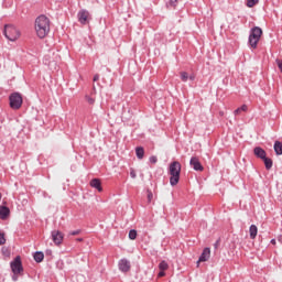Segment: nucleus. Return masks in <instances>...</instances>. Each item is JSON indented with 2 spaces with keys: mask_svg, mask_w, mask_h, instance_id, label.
<instances>
[{
  "mask_svg": "<svg viewBox=\"0 0 282 282\" xmlns=\"http://www.w3.org/2000/svg\"><path fill=\"white\" fill-rule=\"evenodd\" d=\"M51 21L45 14H41L35 19V32L39 39H45L50 34Z\"/></svg>",
  "mask_w": 282,
  "mask_h": 282,
  "instance_id": "f257e3e1",
  "label": "nucleus"
},
{
  "mask_svg": "<svg viewBox=\"0 0 282 282\" xmlns=\"http://www.w3.org/2000/svg\"><path fill=\"white\" fill-rule=\"evenodd\" d=\"M169 173L171 175V186H177V184H180V173H182V164H180V162L177 161L172 162L169 167Z\"/></svg>",
  "mask_w": 282,
  "mask_h": 282,
  "instance_id": "f03ea898",
  "label": "nucleus"
},
{
  "mask_svg": "<svg viewBox=\"0 0 282 282\" xmlns=\"http://www.w3.org/2000/svg\"><path fill=\"white\" fill-rule=\"evenodd\" d=\"M263 35V30L260 26H253L249 32L248 45L251 50H257V45H259V41H261V36Z\"/></svg>",
  "mask_w": 282,
  "mask_h": 282,
  "instance_id": "7ed1b4c3",
  "label": "nucleus"
},
{
  "mask_svg": "<svg viewBox=\"0 0 282 282\" xmlns=\"http://www.w3.org/2000/svg\"><path fill=\"white\" fill-rule=\"evenodd\" d=\"M3 34L8 41H17L19 36H21V32H19V29L12 24L4 25Z\"/></svg>",
  "mask_w": 282,
  "mask_h": 282,
  "instance_id": "20e7f679",
  "label": "nucleus"
},
{
  "mask_svg": "<svg viewBox=\"0 0 282 282\" xmlns=\"http://www.w3.org/2000/svg\"><path fill=\"white\" fill-rule=\"evenodd\" d=\"M9 102L11 109H21V106L23 105V97L20 93H12L9 96Z\"/></svg>",
  "mask_w": 282,
  "mask_h": 282,
  "instance_id": "39448f33",
  "label": "nucleus"
},
{
  "mask_svg": "<svg viewBox=\"0 0 282 282\" xmlns=\"http://www.w3.org/2000/svg\"><path fill=\"white\" fill-rule=\"evenodd\" d=\"M10 268L13 274H23V262L21 261V256H17L11 262Z\"/></svg>",
  "mask_w": 282,
  "mask_h": 282,
  "instance_id": "423d86ee",
  "label": "nucleus"
},
{
  "mask_svg": "<svg viewBox=\"0 0 282 282\" xmlns=\"http://www.w3.org/2000/svg\"><path fill=\"white\" fill-rule=\"evenodd\" d=\"M77 18L79 23H82V25H87V23H89V11H87L86 9H82L78 13H77Z\"/></svg>",
  "mask_w": 282,
  "mask_h": 282,
  "instance_id": "0eeeda50",
  "label": "nucleus"
},
{
  "mask_svg": "<svg viewBox=\"0 0 282 282\" xmlns=\"http://www.w3.org/2000/svg\"><path fill=\"white\" fill-rule=\"evenodd\" d=\"M189 166H192V169L194 171H204V165H202V162H199V159L197 156H192L189 160Z\"/></svg>",
  "mask_w": 282,
  "mask_h": 282,
  "instance_id": "6e6552de",
  "label": "nucleus"
},
{
  "mask_svg": "<svg viewBox=\"0 0 282 282\" xmlns=\"http://www.w3.org/2000/svg\"><path fill=\"white\" fill-rule=\"evenodd\" d=\"M118 268L120 272L127 273L129 270H131V262L127 260V258H123L119 260Z\"/></svg>",
  "mask_w": 282,
  "mask_h": 282,
  "instance_id": "1a4fd4ad",
  "label": "nucleus"
},
{
  "mask_svg": "<svg viewBox=\"0 0 282 282\" xmlns=\"http://www.w3.org/2000/svg\"><path fill=\"white\" fill-rule=\"evenodd\" d=\"M51 236L55 246H61L63 243V232L59 230H53Z\"/></svg>",
  "mask_w": 282,
  "mask_h": 282,
  "instance_id": "9d476101",
  "label": "nucleus"
},
{
  "mask_svg": "<svg viewBox=\"0 0 282 282\" xmlns=\"http://www.w3.org/2000/svg\"><path fill=\"white\" fill-rule=\"evenodd\" d=\"M253 154L256 155V158H258L259 160H263L264 158L268 156V153L265 152V150H263V148L261 147H256L253 149Z\"/></svg>",
  "mask_w": 282,
  "mask_h": 282,
  "instance_id": "9b49d317",
  "label": "nucleus"
},
{
  "mask_svg": "<svg viewBox=\"0 0 282 282\" xmlns=\"http://www.w3.org/2000/svg\"><path fill=\"white\" fill-rule=\"evenodd\" d=\"M209 259H210V248L206 247V248L203 250V252H202V254H200L198 261L205 262V261H208Z\"/></svg>",
  "mask_w": 282,
  "mask_h": 282,
  "instance_id": "f8f14e48",
  "label": "nucleus"
},
{
  "mask_svg": "<svg viewBox=\"0 0 282 282\" xmlns=\"http://www.w3.org/2000/svg\"><path fill=\"white\" fill-rule=\"evenodd\" d=\"M90 186L91 188L98 189L99 193H102V183L100 182L99 178H93L90 181Z\"/></svg>",
  "mask_w": 282,
  "mask_h": 282,
  "instance_id": "ddd939ff",
  "label": "nucleus"
},
{
  "mask_svg": "<svg viewBox=\"0 0 282 282\" xmlns=\"http://www.w3.org/2000/svg\"><path fill=\"white\" fill-rule=\"evenodd\" d=\"M10 217V208L8 206H0V219H8Z\"/></svg>",
  "mask_w": 282,
  "mask_h": 282,
  "instance_id": "4468645a",
  "label": "nucleus"
},
{
  "mask_svg": "<svg viewBox=\"0 0 282 282\" xmlns=\"http://www.w3.org/2000/svg\"><path fill=\"white\" fill-rule=\"evenodd\" d=\"M33 258L35 263H43V260L45 259V253H43V251H35Z\"/></svg>",
  "mask_w": 282,
  "mask_h": 282,
  "instance_id": "2eb2a0df",
  "label": "nucleus"
},
{
  "mask_svg": "<svg viewBox=\"0 0 282 282\" xmlns=\"http://www.w3.org/2000/svg\"><path fill=\"white\" fill-rule=\"evenodd\" d=\"M258 232H259V228H257V225H251L249 227L250 239H257V234Z\"/></svg>",
  "mask_w": 282,
  "mask_h": 282,
  "instance_id": "dca6fc26",
  "label": "nucleus"
},
{
  "mask_svg": "<svg viewBox=\"0 0 282 282\" xmlns=\"http://www.w3.org/2000/svg\"><path fill=\"white\" fill-rule=\"evenodd\" d=\"M273 149H274L275 155H282V142L281 141H275L273 144Z\"/></svg>",
  "mask_w": 282,
  "mask_h": 282,
  "instance_id": "f3484780",
  "label": "nucleus"
},
{
  "mask_svg": "<svg viewBox=\"0 0 282 282\" xmlns=\"http://www.w3.org/2000/svg\"><path fill=\"white\" fill-rule=\"evenodd\" d=\"M263 163H264V166L267 169V171H270V169H272L274 162L272 161V159L268 158V156H264L262 159Z\"/></svg>",
  "mask_w": 282,
  "mask_h": 282,
  "instance_id": "a211bd4d",
  "label": "nucleus"
},
{
  "mask_svg": "<svg viewBox=\"0 0 282 282\" xmlns=\"http://www.w3.org/2000/svg\"><path fill=\"white\" fill-rule=\"evenodd\" d=\"M135 155H137L138 160H142L144 158V148L137 147L135 148Z\"/></svg>",
  "mask_w": 282,
  "mask_h": 282,
  "instance_id": "6ab92c4d",
  "label": "nucleus"
},
{
  "mask_svg": "<svg viewBox=\"0 0 282 282\" xmlns=\"http://www.w3.org/2000/svg\"><path fill=\"white\" fill-rule=\"evenodd\" d=\"M241 111H248V106L242 105L241 107L237 108L234 113L235 116H239V113H241Z\"/></svg>",
  "mask_w": 282,
  "mask_h": 282,
  "instance_id": "aec40b11",
  "label": "nucleus"
},
{
  "mask_svg": "<svg viewBox=\"0 0 282 282\" xmlns=\"http://www.w3.org/2000/svg\"><path fill=\"white\" fill-rule=\"evenodd\" d=\"M44 65H47L48 67H52V65H55L54 62L50 61V55H45L43 58Z\"/></svg>",
  "mask_w": 282,
  "mask_h": 282,
  "instance_id": "412c9836",
  "label": "nucleus"
},
{
  "mask_svg": "<svg viewBox=\"0 0 282 282\" xmlns=\"http://www.w3.org/2000/svg\"><path fill=\"white\" fill-rule=\"evenodd\" d=\"M138 237V231L135 229H131L129 231V239H131L132 241L135 240Z\"/></svg>",
  "mask_w": 282,
  "mask_h": 282,
  "instance_id": "4be33fe9",
  "label": "nucleus"
},
{
  "mask_svg": "<svg viewBox=\"0 0 282 282\" xmlns=\"http://www.w3.org/2000/svg\"><path fill=\"white\" fill-rule=\"evenodd\" d=\"M259 3V0H247V7L248 8H254Z\"/></svg>",
  "mask_w": 282,
  "mask_h": 282,
  "instance_id": "5701e85b",
  "label": "nucleus"
},
{
  "mask_svg": "<svg viewBox=\"0 0 282 282\" xmlns=\"http://www.w3.org/2000/svg\"><path fill=\"white\" fill-rule=\"evenodd\" d=\"M181 80H182L183 83H187V82H188V73L182 72V73H181Z\"/></svg>",
  "mask_w": 282,
  "mask_h": 282,
  "instance_id": "b1692460",
  "label": "nucleus"
},
{
  "mask_svg": "<svg viewBox=\"0 0 282 282\" xmlns=\"http://www.w3.org/2000/svg\"><path fill=\"white\" fill-rule=\"evenodd\" d=\"M159 268H160V270H169V263H166V261H162V262H160V264H159Z\"/></svg>",
  "mask_w": 282,
  "mask_h": 282,
  "instance_id": "393cba45",
  "label": "nucleus"
},
{
  "mask_svg": "<svg viewBox=\"0 0 282 282\" xmlns=\"http://www.w3.org/2000/svg\"><path fill=\"white\" fill-rule=\"evenodd\" d=\"M149 162H150L151 164H158V156H155V155L150 156V158H149Z\"/></svg>",
  "mask_w": 282,
  "mask_h": 282,
  "instance_id": "a878e982",
  "label": "nucleus"
},
{
  "mask_svg": "<svg viewBox=\"0 0 282 282\" xmlns=\"http://www.w3.org/2000/svg\"><path fill=\"white\" fill-rule=\"evenodd\" d=\"M86 101L88 102V105H94V102H96V99L86 95Z\"/></svg>",
  "mask_w": 282,
  "mask_h": 282,
  "instance_id": "bb28decb",
  "label": "nucleus"
},
{
  "mask_svg": "<svg viewBox=\"0 0 282 282\" xmlns=\"http://www.w3.org/2000/svg\"><path fill=\"white\" fill-rule=\"evenodd\" d=\"M6 243V235L0 232V246H4Z\"/></svg>",
  "mask_w": 282,
  "mask_h": 282,
  "instance_id": "cd10ccee",
  "label": "nucleus"
},
{
  "mask_svg": "<svg viewBox=\"0 0 282 282\" xmlns=\"http://www.w3.org/2000/svg\"><path fill=\"white\" fill-rule=\"evenodd\" d=\"M69 235L73 236V237H76L77 235H80V229L69 231Z\"/></svg>",
  "mask_w": 282,
  "mask_h": 282,
  "instance_id": "c85d7f7f",
  "label": "nucleus"
},
{
  "mask_svg": "<svg viewBox=\"0 0 282 282\" xmlns=\"http://www.w3.org/2000/svg\"><path fill=\"white\" fill-rule=\"evenodd\" d=\"M130 177L132 178V180H135V177H138V174H135V170H131L130 171Z\"/></svg>",
  "mask_w": 282,
  "mask_h": 282,
  "instance_id": "c756f323",
  "label": "nucleus"
},
{
  "mask_svg": "<svg viewBox=\"0 0 282 282\" xmlns=\"http://www.w3.org/2000/svg\"><path fill=\"white\" fill-rule=\"evenodd\" d=\"M169 6H172V8H175V6H177V0H170Z\"/></svg>",
  "mask_w": 282,
  "mask_h": 282,
  "instance_id": "7c9ffc66",
  "label": "nucleus"
},
{
  "mask_svg": "<svg viewBox=\"0 0 282 282\" xmlns=\"http://www.w3.org/2000/svg\"><path fill=\"white\" fill-rule=\"evenodd\" d=\"M94 83H97V80H100V75L96 74L93 77Z\"/></svg>",
  "mask_w": 282,
  "mask_h": 282,
  "instance_id": "2f4dec72",
  "label": "nucleus"
},
{
  "mask_svg": "<svg viewBox=\"0 0 282 282\" xmlns=\"http://www.w3.org/2000/svg\"><path fill=\"white\" fill-rule=\"evenodd\" d=\"M12 281H19V274H14L12 275Z\"/></svg>",
  "mask_w": 282,
  "mask_h": 282,
  "instance_id": "473e14b6",
  "label": "nucleus"
},
{
  "mask_svg": "<svg viewBox=\"0 0 282 282\" xmlns=\"http://www.w3.org/2000/svg\"><path fill=\"white\" fill-rule=\"evenodd\" d=\"M148 199H149V202H151V199H153V193L150 192V193L148 194Z\"/></svg>",
  "mask_w": 282,
  "mask_h": 282,
  "instance_id": "72a5a7b5",
  "label": "nucleus"
},
{
  "mask_svg": "<svg viewBox=\"0 0 282 282\" xmlns=\"http://www.w3.org/2000/svg\"><path fill=\"white\" fill-rule=\"evenodd\" d=\"M189 80H195V75L188 76Z\"/></svg>",
  "mask_w": 282,
  "mask_h": 282,
  "instance_id": "f704fd0d",
  "label": "nucleus"
},
{
  "mask_svg": "<svg viewBox=\"0 0 282 282\" xmlns=\"http://www.w3.org/2000/svg\"><path fill=\"white\" fill-rule=\"evenodd\" d=\"M219 246V240H217L215 243H214V248H217Z\"/></svg>",
  "mask_w": 282,
  "mask_h": 282,
  "instance_id": "c9c22d12",
  "label": "nucleus"
},
{
  "mask_svg": "<svg viewBox=\"0 0 282 282\" xmlns=\"http://www.w3.org/2000/svg\"><path fill=\"white\" fill-rule=\"evenodd\" d=\"M271 243L274 246L276 243L275 239H271Z\"/></svg>",
  "mask_w": 282,
  "mask_h": 282,
  "instance_id": "e433bc0d",
  "label": "nucleus"
},
{
  "mask_svg": "<svg viewBox=\"0 0 282 282\" xmlns=\"http://www.w3.org/2000/svg\"><path fill=\"white\" fill-rule=\"evenodd\" d=\"M159 276H164V271L159 272Z\"/></svg>",
  "mask_w": 282,
  "mask_h": 282,
  "instance_id": "4c0bfd02",
  "label": "nucleus"
},
{
  "mask_svg": "<svg viewBox=\"0 0 282 282\" xmlns=\"http://www.w3.org/2000/svg\"><path fill=\"white\" fill-rule=\"evenodd\" d=\"M46 254H52V250H46Z\"/></svg>",
  "mask_w": 282,
  "mask_h": 282,
  "instance_id": "58836bf2",
  "label": "nucleus"
},
{
  "mask_svg": "<svg viewBox=\"0 0 282 282\" xmlns=\"http://www.w3.org/2000/svg\"><path fill=\"white\" fill-rule=\"evenodd\" d=\"M77 241H83V238H77Z\"/></svg>",
  "mask_w": 282,
  "mask_h": 282,
  "instance_id": "ea45409f",
  "label": "nucleus"
},
{
  "mask_svg": "<svg viewBox=\"0 0 282 282\" xmlns=\"http://www.w3.org/2000/svg\"><path fill=\"white\" fill-rule=\"evenodd\" d=\"M94 91H96V86H93Z\"/></svg>",
  "mask_w": 282,
  "mask_h": 282,
  "instance_id": "a19ab883",
  "label": "nucleus"
},
{
  "mask_svg": "<svg viewBox=\"0 0 282 282\" xmlns=\"http://www.w3.org/2000/svg\"><path fill=\"white\" fill-rule=\"evenodd\" d=\"M0 200H1V193H0Z\"/></svg>",
  "mask_w": 282,
  "mask_h": 282,
  "instance_id": "79ce46f5",
  "label": "nucleus"
}]
</instances>
